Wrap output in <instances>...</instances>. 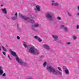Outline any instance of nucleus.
Segmentation results:
<instances>
[{
	"instance_id": "1",
	"label": "nucleus",
	"mask_w": 79,
	"mask_h": 79,
	"mask_svg": "<svg viewBox=\"0 0 79 79\" xmlns=\"http://www.w3.org/2000/svg\"><path fill=\"white\" fill-rule=\"evenodd\" d=\"M46 69L49 73H52L55 75H61V72L58 70H56L54 68L51 66H47Z\"/></svg>"
},
{
	"instance_id": "2",
	"label": "nucleus",
	"mask_w": 79,
	"mask_h": 79,
	"mask_svg": "<svg viewBox=\"0 0 79 79\" xmlns=\"http://www.w3.org/2000/svg\"><path fill=\"white\" fill-rule=\"evenodd\" d=\"M29 52L30 53H33L35 55H39V51L36 49H35L34 47L32 46L31 47L29 50Z\"/></svg>"
},
{
	"instance_id": "3",
	"label": "nucleus",
	"mask_w": 79,
	"mask_h": 79,
	"mask_svg": "<svg viewBox=\"0 0 79 79\" xmlns=\"http://www.w3.org/2000/svg\"><path fill=\"white\" fill-rule=\"evenodd\" d=\"M46 19L49 21H53V13L52 12H48L45 15Z\"/></svg>"
},
{
	"instance_id": "4",
	"label": "nucleus",
	"mask_w": 79,
	"mask_h": 79,
	"mask_svg": "<svg viewBox=\"0 0 79 79\" xmlns=\"http://www.w3.org/2000/svg\"><path fill=\"white\" fill-rule=\"evenodd\" d=\"M19 16L22 17V18L24 19L25 20H28V22H30L32 24H34V21L32 19H30L29 18L26 16H23L22 14H20Z\"/></svg>"
},
{
	"instance_id": "5",
	"label": "nucleus",
	"mask_w": 79,
	"mask_h": 79,
	"mask_svg": "<svg viewBox=\"0 0 79 79\" xmlns=\"http://www.w3.org/2000/svg\"><path fill=\"white\" fill-rule=\"evenodd\" d=\"M43 47L46 50H50L51 48L50 46L48 45L47 44H44L43 45Z\"/></svg>"
},
{
	"instance_id": "6",
	"label": "nucleus",
	"mask_w": 79,
	"mask_h": 79,
	"mask_svg": "<svg viewBox=\"0 0 79 79\" xmlns=\"http://www.w3.org/2000/svg\"><path fill=\"white\" fill-rule=\"evenodd\" d=\"M15 60L17 61V62H18L19 64H20L21 63H20V62H22L23 60L21 59H19V58L18 57V56L16 57Z\"/></svg>"
},
{
	"instance_id": "7",
	"label": "nucleus",
	"mask_w": 79,
	"mask_h": 79,
	"mask_svg": "<svg viewBox=\"0 0 79 79\" xmlns=\"http://www.w3.org/2000/svg\"><path fill=\"white\" fill-rule=\"evenodd\" d=\"M51 2H52V6H58L59 5V3L58 2H56V3H55V1L52 0L51 1Z\"/></svg>"
},
{
	"instance_id": "8",
	"label": "nucleus",
	"mask_w": 79,
	"mask_h": 79,
	"mask_svg": "<svg viewBox=\"0 0 79 79\" xmlns=\"http://www.w3.org/2000/svg\"><path fill=\"white\" fill-rule=\"evenodd\" d=\"M20 63H21L20 64V65H22V66H24L26 67L28 66V64L22 61V62H20Z\"/></svg>"
},
{
	"instance_id": "9",
	"label": "nucleus",
	"mask_w": 79,
	"mask_h": 79,
	"mask_svg": "<svg viewBox=\"0 0 79 79\" xmlns=\"http://www.w3.org/2000/svg\"><path fill=\"white\" fill-rule=\"evenodd\" d=\"M17 18H18V14L16 13L15 14V16L12 17L11 19L13 20H16L17 19Z\"/></svg>"
},
{
	"instance_id": "10",
	"label": "nucleus",
	"mask_w": 79,
	"mask_h": 79,
	"mask_svg": "<svg viewBox=\"0 0 79 79\" xmlns=\"http://www.w3.org/2000/svg\"><path fill=\"white\" fill-rule=\"evenodd\" d=\"M10 52H11V54L12 55H13V56H15V57H16L18 56V55H17L16 54V52L13 51L11 50H10Z\"/></svg>"
},
{
	"instance_id": "11",
	"label": "nucleus",
	"mask_w": 79,
	"mask_h": 79,
	"mask_svg": "<svg viewBox=\"0 0 79 79\" xmlns=\"http://www.w3.org/2000/svg\"><path fill=\"white\" fill-rule=\"evenodd\" d=\"M52 38L54 39L55 41H56V40H58V36L56 35H52Z\"/></svg>"
},
{
	"instance_id": "12",
	"label": "nucleus",
	"mask_w": 79,
	"mask_h": 79,
	"mask_svg": "<svg viewBox=\"0 0 79 79\" xmlns=\"http://www.w3.org/2000/svg\"><path fill=\"white\" fill-rule=\"evenodd\" d=\"M3 73V71L2 67V66H0V76L2 75Z\"/></svg>"
},
{
	"instance_id": "13",
	"label": "nucleus",
	"mask_w": 79,
	"mask_h": 79,
	"mask_svg": "<svg viewBox=\"0 0 79 79\" xmlns=\"http://www.w3.org/2000/svg\"><path fill=\"white\" fill-rule=\"evenodd\" d=\"M2 11L5 14H6L7 13V11H6V8L2 9Z\"/></svg>"
},
{
	"instance_id": "14",
	"label": "nucleus",
	"mask_w": 79,
	"mask_h": 79,
	"mask_svg": "<svg viewBox=\"0 0 79 79\" xmlns=\"http://www.w3.org/2000/svg\"><path fill=\"white\" fill-rule=\"evenodd\" d=\"M36 7L37 11H40V6H39L37 5L36 6Z\"/></svg>"
},
{
	"instance_id": "15",
	"label": "nucleus",
	"mask_w": 79,
	"mask_h": 79,
	"mask_svg": "<svg viewBox=\"0 0 79 79\" xmlns=\"http://www.w3.org/2000/svg\"><path fill=\"white\" fill-rule=\"evenodd\" d=\"M1 47H2L3 50L5 52H7V50H6V49L5 48V47L2 46H1Z\"/></svg>"
},
{
	"instance_id": "16",
	"label": "nucleus",
	"mask_w": 79,
	"mask_h": 79,
	"mask_svg": "<svg viewBox=\"0 0 79 79\" xmlns=\"http://www.w3.org/2000/svg\"><path fill=\"white\" fill-rule=\"evenodd\" d=\"M64 71L66 74H69V71L68 69H65L64 70Z\"/></svg>"
},
{
	"instance_id": "17",
	"label": "nucleus",
	"mask_w": 79,
	"mask_h": 79,
	"mask_svg": "<svg viewBox=\"0 0 79 79\" xmlns=\"http://www.w3.org/2000/svg\"><path fill=\"white\" fill-rule=\"evenodd\" d=\"M23 46L25 48H27V46L26 45V42H23Z\"/></svg>"
},
{
	"instance_id": "18",
	"label": "nucleus",
	"mask_w": 79,
	"mask_h": 79,
	"mask_svg": "<svg viewBox=\"0 0 79 79\" xmlns=\"http://www.w3.org/2000/svg\"><path fill=\"white\" fill-rule=\"evenodd\" d=\"M17 28L18 30L19 31V32H21V28H19V25H18V24L17 25Z\"/></svg>"
},
{
	"instance_id": "19",
	"label": "nucleus",
	"mask_w": 79,
	"mask_h": 79,
	"mask_svg": "<svg viewBox=\"0 0 79 79\" xmlns=\"http://www.w3.org/2000/svg\"><path fill=\"white\" fill-rule=\"evenodd\" d=\"M46 65H47V62H44L43 64L44 67H45Z\"/></svg>"
},
{
	"instance_id": "20",
	"label": "nucleus",
	"mask_w": 79,
	"mask_h": 79,
	"mask_svg": "<svg viewBox=\"0 0 79 79\" xmlns=\"http://www.w3.org/2000/svg\"><path fill=\"white\" fill-rule=\"evenodd\" d=\"M77 36H76L74 35L73 36V40H76V39H77Z\"/></svg>"
},
{
	"instance_id": "21",
	"label": "nucleus",
	"mask_w": 79,
	"mask_h": 79,
	"mask_svg": "<svg viewBox=\"0 0 79 79\" xmlns=\"http://www.w3.org/2000/svg\"><path fill=\"white\" fill-rule=\"evenodd\" d=\"M39 27V24H35L34 25V27Z\"/></svg>"
},
{
	"instance_id": "22",
	"label": "nucleus",
	"mask_w": 79,
	"mask_h": 79,
	"mask_svg": "<svg viewBox=\"0 0 79 79\" xmlns=\"http://www.w3.org/2000/svg\"><path fill=\"white\" fill-rule=\"evenodd\" d=\"M64 30L65 32H68V29L67 28H64Z\"/></svg>"
},
{
	"instance_id": "23",
	"label": "nucleus",
	"mask_w": 79,
	"mask_h": 79,
	"mask_svg": "<svg viewBox=\"0 0 79 79\" xmlns=\"http://www.w3.org/2000/svg\"><path fill=\"white\" fill-rule=\"evenodd\" d=\"M40 42H42V40L40 38H38L37 39Z\"/></svg>"
},
{
	"instance_id": "24",
	"label": "nucleus",
	"mask_w": 79,
	"mask_h": 79,
	"mask_svg": "<svg viewBox=\"0 0 79 79\" xmlns=\"http://www.w3.org/2000/svg\"><path fill=\"white\" fill-rule=\"evenodd\" d=\"M63 68L64 69V71L65 70H66V69H67V68H66V67L65 66H63Z\"/></svg>"
},
{
	"instance_id": "25",
	"label": "nucleus",
	"mask_w": 79,
	"mask_h": 79,
	"mask_svg": "<svg viewBox=\"0 0 79 79\" xmlns=\"http://www.w3.org/2000/svg\"><path fill=\"white\" fill-rule=\"evenodd\" d=\"M68 15L70 16V17H71V14L69 12L68 13Z\"/></svg>"
},
{
	"instance_id": "26",
	"label": "nucleus",
	"mask_w": 79,
	"mask_h": 79,
	"mask_svg": "<svg viewBox=\"0 0 79 79\" xmlns=\"http://www.w3.org/2000/svg\"><path fill=\"white\" fill-rule=\"evenodd\" d=\"M60 27H61V29H63V28L64 27V26L63 25H61L60 26Z\"/></svg>"
},
{
	"instance_id": "27",
	"label": "nucleus",
	"mask_w": 79,
	"mask_h": 79,
	"mask_svg": "<svg viewBox=\"0 0 79 79\" xmlns=\"http://www.w3.org/2000/svg\"><path fill=\"white\" fill-rule=\"evenodd\" d=\"M58 69H59L60 71H62V70H61V68H60V67H58Z\"/></svg>"
},
{
	"instance_id": "28",
	"label": "nucleus",
	"mask_w": 79,
	"mask_h": 79,
	"mask_svg": "<svg viewBox=\"0 0 79 79\" xmlns=\"http://www.w3.org/2000/svg\"><path fill=\"white\" fill-rule=\"evenodd\" d=\"M57 19H58V20H61V17H58L57 18Z\"/></svg>"
},
{
	"instance_id": "29",
	"label": "nucleus",
	"mask_w": 79,
	"mask_h": 79,
	"mask_svg": "<svg viewBox=\"0 0 79 79\" xmlns=\"http://www.w3.org/2000/svg\"><path fill=\"white\" fill-rule=\"evenodd\" d=\"M56 42H58V43H61V41L59 40H56Z\"/></svg>"
},
{
	"instance_id": "30",
	"label": "nucleus",
	"mask_w": 79,
	"mask_h": 79,
	"mask_svg": "<svg viewBox=\"0 0 79 79\" xmlns=\"http://www.w3.org/2000/svg\"><path fill=\"white\" fill-rule=\"evenodd\" d=\"M8 58H9V59L10 60H12L11 58H10V56L9 55L8 56Z\"/></svg>"
},
{
	"instance_id": "31",
	"label": "nucleus",
	"mask_w": 79,
	"mask_h": 79,
	"mask_svg": "<svg viewBox=\"0 0 79 79\" xmlns=\"http://www.w3.org/2000/svg\"><path fill=\"white\" fill-rule=\"evenodd\" d=\"M66 44H67V45H71V43L67 42L66 43Z\"/></svg>"
},
{
	"instance_id": "32",
	"label": "nucleus",
	"mask_w": 79,
	"mask_h": 79,
	"mask_svg": "<svg viewBox=\"0 0 79 79\" xmlns=\"http://www.w3.org/2000/svg\"><path fill=\"white\" fill-rule=\"evenodd\" d=\"M2 76L4 77H5V76H6V74H5V73H4V74H2Z\"/></svg>"
},
{
	"instance_id": "33",
	"label": "nucleus",
	"mask_w": 79,
	"mask_h": 79,
	"mask_svg": "<svg viewBox=\"0 0 79 79\" xmlns=\"http://www.w3.org/2000/svg\"><path fill=\"white\" fill-rule=\"evenodd\" d=\"M44 56H41L40 57V58H44Z\"/></svg>"
},
{
	"instance_id": "34",
	"label": "nucleus",
	"mask_w": 79,
	"mask_h": 79,
	"mask_svg": "<svg viewBox=\"0 0 79 79\" xmlns=\"http://www.w3.org/2000/svg\"><path fill=\"white\" fill-rule=\"evenodd\" d=\"M34 38L35 39H38V37L37 36H35L34 37Z\"/></svg>"
},
{
	"instance_id": "35",
	"label": "nucleus",
	"mask_w": 79,
	"mask_h": 79,
	"mask_svg": "<svg viewBox=\"0 0 79 79\" xmlns=\"http://www.w3.org/2000/svg\"><path fill=\"white\" fill-rule=\"evenodd\" d=\"M33 31H35V32H37V31H38L37 30L35 29H34Z\"/></svg>"
},
{
	"instance_id": "36",
	"label": "nucleus",
	"mask_w": 79,
	"mask_h": 79,
	"mask_svg": "<svg viewBox=\"0 0 79 79\" xmlns=\"http://www.w3.org/2000/svg\"><path fill=\"white\" fill-rule=\"evenodd\" d=\"M2 53L4 55L6 56V53L4 52H2Z\"/></svg>"
},
{
	"instance_id": "37",
	"label": "nucleus",
	"mask_w": 79,
	"mask_h": 79,
	"mask_svg": "<svg viewBox=\"0 0 79 79\" xmlns=\"http://www.w3.org/2000/svg\"><path fill=\"white\" fill-rule=\"evenodd\" d=\"M79 26L77 25V29H79Z\"/></svg>"
},
{
	"instance_id": "38",
	"label": "nucleus",
	"mask_w": 79,
	"mask_h": 79,
	"mask_svg": "<svg viewBox=\"0 0 79 79\" xmlns=\"http://www.w3.org/2000/svg\"><path fill=\"white\" fill-rule=\"evenodd\" d=\"M17 39H20V37L19 36H17Z\"/></svg>"
},
{
	"instance_id": "39",
	"label": "nucleus",
	"mask_w": 79,
	"mask_h": 79,
	"mask_svg": "<svg viewBox=\"0 0 79 79\" xmlns=\"http://www.w3.org/2000/svg\"><path fill=\"white\" fill-rule=\"evenodd\" d=\"M77 8L78 11H79V6H77Z\"/></svg>"
},
{
	"instance_id": "40",
	"label": "nucleus",
	"mask_w": 79,
	"mask_h": 79,
	"mask_svg": "<svg viewBox=\"0 0 79 79\" xmlns=\"http://www.w3.org/2000/svg\"><path fill=\"white\" fill-rule=\"evenodd\" d=\"M6 17L7 18V19H10V18L8 16H6Z\"/></svg>"
},
{
	"instance_id": "41",
	"label": "nucleus",
	"mask_w": 79,
	"mask_h": 79,
	"mask_svg": "<svg viewBox=\"0 0 79 79\" xmlns=\"http://www.w3.org/2000/svg\"><path fill=\"white\" fill-rule=\"evenodd\" d=\"M77 15L78 16H79V13H77Z\"/></svg>"
},
{
	"instance_id": "42",
	"label": "nucleus",
	"mask_w": 79,
	"mask_h": 79,
	"mask_svg": "<svg viewBox=\"0 0 79 79\" xmlns=\"http://www.w3.org/2000/svg\"><path fill=\"white\" fill-rule=\"evenodd\" d=\"M0 51H2V49L1 48V47H0Z\"/></svg>"
},
{
	"instance_id": "43",
	"label": "nucleus",
	"mask_w": 79,
	"mask_h": 79,
	"mask_svg": "<svg viewBox=\"0 0 79 79\" xmlns=\"http://www.w3.org/2000/svg\"><path fill=\"white\" fill-rule=\"evenodd\" d=\"M31 78H28V79H31Z\"/></svg>"
},
{
	"instance_id": "44",
	"label": "nucleus",
	"mask_w": 79,
	"mask_h": 79,
	"mask_svg": "<svg viewBox=\"0 0 79 79\" xmlns=\"http://www.w3.org/2000/svg\"><path fill=\"white\" fill-rule=\"evenodd\" d=\"M32 27H34V26L33 25H32Z\"/></svg>"
},
{
	"instance_id": "45",
	"label": "nucleus",
	"mask_w": 79,
	"mask_h": 79,
	"mask_svg": "<svg viewBox=\"0 0 79 79\" xmlns=\"http://www.w3.org/2000/svg\"><path fill=\"white\" fill-rule=\"evenodd\" d=\"M1 6H3V5H1Z\"/></svg>"
},
{
	"instance_id": "46",
	"label": "nucleus",
	"mask_w": 79,
	"mask_h": 79,
	"mask_svg": "<svg viewBox=\"0 0 79 79\" xmlns=\"http://www.w3.org/2000/svg\"><path fill=\"white\" fill-rule=\"evenodd\" d=\"M0 45H1V43H0Z\"/></svg>"
},
{
	"instance_id": "47",
	"label": "nucleus",
	"mask_w": 79,
	"mask_h": 79,
	"mask_svg": "<svg viewBox=\"0 0 79 79\" xmlns=\"http://www.w3.org/2000/svg\"><path fill=\"white\" fill-rule=\"evenodd\" d=\"M35 10H36V9H35Z\"/></svg>"
}]
</instances>
